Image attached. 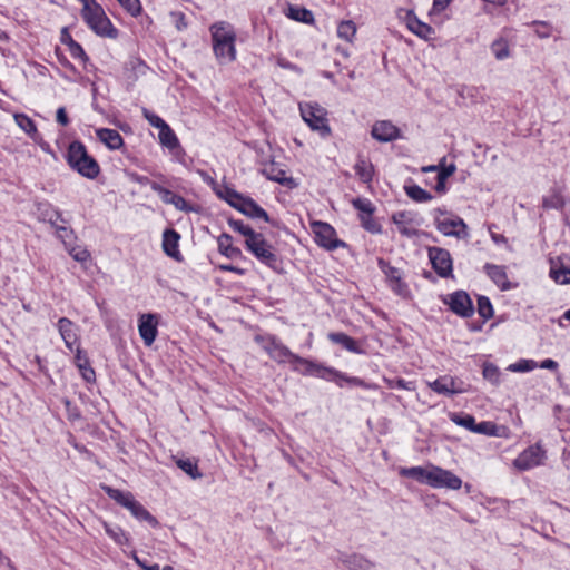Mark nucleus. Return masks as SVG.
Listing matches in <instances>:
<instances>
[{
  "instance_id": "nucleus-1",
  "label": "nucleus",
  "mask_w": 570,
  "mask_h": 570,
  "mask_svg": "<svg viewBox=\"0 0 570 570\" xmlns=\"http://www.w3.org/2000/svg\"><path fill=\"white\" fill-rule=\"evenodd\" d=\"M213 51L219 65H228L236 60V32L232 24L220 21L209 28Z\"/></svg>"
},
{
  "instance_id": "nucleus-2",
  "label": "nucleus",
  "mask_w": 570,
  "mask_h": 570,
  "mask_svg": "<svg viewBox=\"0 0 570 570\" xmlns=\"http://www.w3.org/2000/svg\"><path fill=\"white\" fill-rule=\"evenodd\" d=\"M82 3L81 17L88 27L98 36L116 38L117 29L106 16L102 7L96 0H80Z\"/></svg>"
},
{
  "instance_id": "nucleus-3",
  "label": "nucleus",
  "mask_w": 570,
  "mask_h": 570,
  "mask_svg": "<svg viewBox=\"0 0 570 570\" xmlns=\"http://www.w3.org/2000/svg\"><path fill=\"white\" fill-rule=\"evenodd\" d=\"M264 350L268 355L278 363H291L295 370L302 371L305 374H312L315 371H320V366L315 365L308 360L302 358L293 354L285 345L277 342L275 338H271L265 345Z\"/></svg>"
},
{
  "instance_id": "nucleus-4",
  "label": "nucleus",
  "mask_w": 570,
  "mask_h": 570,
  "mask_svg": "<svg viewBox=\"0 0 570 570\" xmlns=\"http://www.w3.org/2000/svg\"><path fill=\"white\" fill-rule=\"evenodd\" d=\"M68 164L87 178L92 179L99 174L98 163L88 155L86 147L79 141L70 144L68 149Z\"/></svg>"
},
{
  "instance_id": "nucleus-5",
  "label": "nucleus",
  "mask_w": 570,
  "mask_h": 570,
  "mask_svg": "<svg viewBox=\"0 0 570 570\" xmlns=\"http://www.w3.org/2000/svg\"><path fill=\"white\" fill-rule=\"evenodd\" d=\"M107 494L115 500L118 504L130 511L131 515L139 521H145L151 527H158V521L153 517L140 502H138L132 493L114 489L110 487L105 488Z\"/></svg>"
},
{
  "instance_id": "nucleus-6",
  "label": "nucleus",
  "mask_w": 570,
  "mask_h": 570,
  "mask_svg": "<svg viewBox=\"0 0 570 570\" xmlns=\"http://www.w3.org/2000/svg\"><path fill=\"white\" fill-rule=\"evenodd\" d=\"M299 111L303 120L312 130L317 131L322 137L330 136L327 111L323 107L318 104L304 102L299 104Z\"/></svg>"
},
{
  "instance_id": "nucleus-7",
  "label": "nucleus",
  "mask_w": 570,
  "mask_h": 570,
  "mask_svg": "<svg viewBox=\"0 0 570 570\" xmlns=\"http://www.w3.org/2000/svg\"><path fill=\"white\" fill-rule=\"evenodd\" d=\"M434 222L436 229L444 236H454L463 239L469 237L466 224L458 216L446 214L442 209H435Z\"/></svg>"
},
{
  "instance_id": "nucleus-8",
  "label": "nucleus",
  "mask_w": 570,
  "mask_h": 570,
  "mask_svg": "<svg viewBox=\"0 0 570 570\" xmlns=\"http://www.w3.org/2000/svg\"><path fill=\"white\" fill-rule=\"evenodd\" d=\"M245 246L259 262L263 264L275 267L277 264V256L271 244L267 243L264 235L256 233L252 238L245 239Z\"/></svg>"
},
{
  "instance_id": "nucleus-9",
  "label": "nucleus",
  "mask_w": 570,
  "mask_h": 570,
  "mask_svg": "<svg viewBox=\"0 0 570 570\" xmlns=\"http://www.w3.org/2000/svg\"><path fill=\"white\" fill-rule=\"evenodd\" d=\"M547 451L541 443H535L523 450L514 460L513 466L519 471H528L544 464Z\"/></svg>"
},
{
  "instance_id": "nucleus-10",
  "label": "nucleus",
  "mask_w": 570,
  "mask_h": 570,
  "mask_svg": "<svg viewBox=\"0 0 570 570\" xmlns=\"http://www.w3.org/2000/svg\"><path fill=\"white\" fill-rule=\"evenodd\" d=\"M311 228L316 244L326 250L345 247V243L337 238L335 229L330 224L315 220L311 223Z\"/></svg>"
},
{
  "instance_id": "nucleus-11",
  "label": "nucleus",
  "mask_w": 570,
  "mask_h": 570,
  "mask_svg": "<svg viewBox=\"0 0 570 570\" xmlns=\"http://www.w3.org/2000/svg\"><path fill=\"white\" fill-rule=\"evenodd\" d=\"M392 222L396 226L399 233L407 238H413L419 235V227L422 219L417 213L412 210H401L392 215Z\"/></svg>"
},
{
  "instance_id": "nucleus-12",
  "label": "nucleus",
  "mask_w": 570,
  "mask_h": 570,
  "mask_svg": "<svg viewBox=\"0 0 570 570\" xmlns=\"http://www.w3.org/2000/svg\"><path fill=\"white\" fill-rule=\"evenodd\" d=\"M428 484L432 488H446L451 490H459L462 485V480L451 471L431 465Z\"/></svg>"
},
{
  "instance_id": "nucleus-13",
  "label": "nucleus",
  "mask_w": 570,
  "mask_h": 570,
  "mask_svg": "<svg viewBox=\"0 0 570 570\" xmlns=\"http://www.w3.org/2000/svg\"><path fill=\"white\" fill-rule=\"evenodd\" d=\"M158 316L156 314H141L138 320V331L145 345L150 346L158 334Z\"/></svg>"
},
{
  "instance_id": "nucleus-14",
  "label": "nucleus",
  "mask_w": 570,
  "mask_h": 570,
  "mask_svg": "<svg viewBox=\"0 0 570 570\" xmlns=\"http://www.w3.org/2000/svg\"><path fill=\"white\" fill-rule=\"evenodd\" d=\"M429 257L434 271L441 277H448L451 275L452 259L448 250L439 247H432L429 249Z\"/></svg>"
},
{
  "instance_id": "nucleus-15",
  "label": "nucleus",
  "mask_w": 570,
  "mask_h": 570,
  "mask_svg": "<svg viewBox=\"0 0 570 570\" xmlns=\"http://www.w3.org/2000/svg\"><path fill=\"white\" fill-rule=\"evenodd\" d=\"M399 17L402 18L405 21L407 28L420 38L430 39L434 33L432 27L419 20L416 16L410 10H400Z\"/></svg>"
},
{
  "instance_id": "nucleus-16",
  "label": "nucleus",
  "mask_w": 570,
  "mask_h": 570,
  "mask_svg": "<svg viewBox=\"0 0 570 570\" xmlns=\"http://www.w3.org/2000/svg\"><path fill=\"white\" fill-rule=\"evenodd\" d=\"M371 135L380 142H390L400 137V129L389 120H380L372 126Z\"/></svg>"
},
{
  "instance_id": "nucleus-17",
  "label": "nucleus",
  "mask_w": 570,
  "mask_h": 570,
  "mask_svg": "<svg viewBox=\"0 0 570 570\" xmlns=\"http://www.w3.org/2000/svg\"><path fill=\"white\" fill-rule=\"evenodd\" d=\"M428 385L435 393L443 395H454L465 392V389H463L461 384H458L456 379L449 375H444L433 382H429Z\"/></svg>"
},
{
  "instance_id": "nucleus-18",
  "label": "nucleus",
  "mask_w": 570,
  "mask_h": 570,
  "mask_svg": "<svg viewBox=\"0 0 570 570\" xmlns=\"http://www.w3.org/2000/svg\"><path fill=\"white\" fill-rule=\"evenodd\" d=\"M448 303L451 311L460 316L468 317L473 313L472 301L465 292L459 291L451 294Z\"/></svg>"
},
{
  "instance_id": "nucleus-19",
  "label": "nucleus",
  "mask_w": 570,
  "mask_h": 570,
  "mask_svg": "<svg viewBox=\"0 0 570 570\" xmlns=\"http://www.w3.org/2000/svg\"><path fill=\"white\" fill-rule=\"evenodd\" d=\"M383 271L391 289L403 298L410 297V289L407 284L403 281L401 271L393 266H386Z\"/></svg>"
},
{
  "instance_id": "nucleus-20",
  "label": "nucleus",
  "mask_w": 570,
  "mask_h": 570,
  "mask_svg": "<svg viewBox=\"0 0 570 570\" xmlns=\"http://www.w3.org/2000/svg\"><path fill=\"white\" fill-rule=\"evenodd\" d=\"M58 331L66 346L72 351L78 341L76 325L69 318L62 317L58 321Z\"/></svg>"
},
{
  "instance_id": "nucleus-21",
  "label": "nucleus",
  "mask_w": 570,
  "mask_h": 570,
  "mask_svg": "<svg viewBox=\"0 0 570 570\" xmlns=\"http://www.w3.org/2000/svg\"><path fill=\"white\" fill-rule=\"evenodd\" d=\"M263 174L267 179L279 183L287 187L295 186L293 178L288 177L286 170L275 163H271L265 165L263 168Z\"/></svg>"
},
{
  "instance_id": "nucleus-22",
  "label": "nucleus",
  "mask_w": 570,
  "mask_h": 570,
  "mask_svg": "<svg viewBox=\"0 0 570 570\" xmlns=\"http://www.w3.org/2000/svg\"><path fill=\"white\" fill-rule=\"evenodd\" d=\"M235 208L252 218H263L266 222L268 220L267 213L250 198L243 196Z\"/></svg>"
},
{
  "instance_id": "nucleus-23",
  "label": "nucleus",
  "mask_w": 570,
  "mask_h": 570,
  "mask_svg": "<svg viewBox=\"0 0 570 570\" xmlns=\"http://www.w3.org/2000/svg\"><path fill=\"white\" fill-rule=\"evenodd\" d=\"M180 239L179 234L174 229H166L163 235V249L164 252L179 261L180 259V252L178 249V242Z\"/></svg>"
},
{
  "instance_id": "nucleus-24",
  "label": "nucleus",
  "mask_w": 570,
  "mask_h": 570,
  "mask_svg": "<svg viewBox=\"0 0 570 570\" xmlns=\"http://www.w3.org/2000/svg\"><path fill=\"white\" fill-rule=\"evenodd\" d=\"M38 219L56 226L58 222H65L61 213L48 203H39L37 205Z\"/></svg>"
},
{
  "instance_id": "nucleus-25",
  "label": "nucleus",
  "mask_w": 570,
  "mask_h": 570,
  "mask_svg": "<svg viewBox=\"0 0 570 570\" xmlns=\"http://www.w3.org/2000/svg\"><path fill=\"white\" fill-rule=\"evenodd\" d=\"M153 189L159 194V196L164 203L171 204L177 209H180V210H185V212L189 210V206H188L187 202L181 196L174 194L173 191H170L166 188H163L159 185H154Z\"/></svg>"
},
{
  "instance_id": "nucleus-26",
  "label": "nucleus",
  "mask_w": 570,
  "mask_h": 570,
  "mask_svg": "<svg viewBox=\"0 0 570 570\" xmlns=\"http://www.w3.org/2000/svg\"><path fill=\"white\" fill-rule=\"evenodd\" d=\"M96 135L109 149H119L124 144L122 137L115 129L100 128L96 130Z\"/></svg>"
},
{
  "instance_id": "nucleus-27",
  "label": "nucleus",
  "mask_w": 570,
  "mask_h": 570,
  "mask_svg": "<svg viewBox=\"0 0 570 570\" xmlns=\"http://www.w3.org/2000/svg\"><path fill=\"white\" fill-rule=\"evenodd\" d=\"M314 373L318 374L322 377H326V374H328L331 376V379L335 380L340 386H342L341 381H344L352 385H357V386H362V387H366V389L371 387V385L366 384L361 379L345 376L344 374L338 373V372L334 371L333 368L320 367V371H315Z\"/></svg>"
},
{
  "instance_id": "nucleus-28",
  "label": "nucleus",
  "mask_w": 570,
  "mask_h": 570,
  "mask_svg": "<svg viewBox=\"0 0 570 570\" xmlns=\"http://www.w3.org/2000/svg\"><path fill=\"white\" fill-rule=\"evenodd\" d=\"M217 244L219 253L228 258H235L242 255L240 249L233 245L232 236L226 233L218 237Z\"/></svg>"
},
{
  "instance_id": "nucleus-29",
  "label": "nucleus",
  "mask_w": 570,
  "mask_h": 570,
  "mask_svg": "<svg viewBox=\"0 0 570 570\" xmlns=\"http://www.w3.org/2000/svg\"><path fill=\"white\" fill-rule=\"evenodd\" d=\"M485 272L501 289L509 288V282L504 267L493 264L485 265Z\"/></svg>"
},
{
  "instance_id": "nucleus-30",
  "label": "nucleus",
  "mask_w": 570,
  "mask_h": 570,
  "mask_svg": "<svg viewBox=\"0 0 570 570\" xmlns=\"http://www.w3.org/2000/svg\"><path fill=\"white\" fill-rule=\"evenodd\" d=\"M340 561L348 570H372L373 568L370 561L357 554L342 556Z\"/></svg>"
},
{
  "instance_id": "nucleus-31",
  "label": "nucleus",
  "mask_w": 570,
  "mask_h": 570,
  "mask_svg": "<svg viewBox=\"0 0 570 570\" xmlns=\"http://www.w3.org/2000/svg\"><path fill=\"white\" fill-rule=\"evenodd\" d=\"M286 16L295 21L304 22L307 24L314 23V14L311 10L298 7V6H289L286 11Z\"/></svg>"
},
{
  "instance_id": "nucleus-32",
  "label": "nucleus",
  "mask_w": 570,
  "mask_h": 570,
  "mask_svg": "<svg viewBox=\"0 0 570 570\" xmlns=\"http://www.w3.org/2000/svg\"><path fill=\"white\" fill-rule=\"evenodd\" d=\"M400 474L406 478L415 479L420 483L428 484L430 478V466L402 468L400 470Z\"/></svg>"
},
{
  "instance_id": "nucleus-33",
  "label": "nucleus",
  "mask_w": 570,
  "mask_h": 570,
  "mask_svg": "<svg viewBox=\"0 0 570 570\" xmlns=\"http://www.w3.org/2000/svg\"><path fill=\"white\" fill-rule=\"evenodd\" d=\"M159 142L173 150L175 148H178L179 147V140L176 136V134L173 131V129L166 124L165 126H163L161 128H159Z\"/></svg>"
},
{
  "instance_id": "nucleus-34",
  "label": "nucleus",
  "mask_w": 570,
  "mask_h": 570,
  "mask_svg": "<svg viewBox=\"0 0 570 570\" xmlns=\"http://www.w3.org/2000/svg\"><path fill=\"white\" fill-rule=\"evenodd\" d=\"M356 24L352 20H343L337 26V37L352 43L356 35Z\"/></svg>"
},
{
  "instance_id": "nucleus-35",
  "label": "nucleus",
  "mask_w": 570,
  "mask_h": 570,
  "mask_svg": "<svg viewBox=\"0 0 570 570\" xmlns=\"http://www.w3.org/2000/svg\"><path fill=\"white\" fill-rule=\"evenodd\" d=\"M75 358H76V365L80 370L82 377L87 382H91L92 380H95V372L90 367L89 361H88L87 356L85 354H82L81 350L77 348Z\"/></svg>"
},
{
  "instance_id": "nucleus-36",
  "label": "nucleus",
  "mask_w": 570,
  "mask_h": 570,
  "mask_svg": "<svg viewBox=\"0 0 570 570\" xmlns=\"http://www.w3.org/2000/svg\"><path fill=\"white\" fill-rule=\"evenodd\" d=\"M356 175L363 183H370L373 178L374 167L366 159H358L354 166Z\"/></svg>"
},
{
  "instance_id": "nucleus-37",
  "label": "nucleus",
  "mask_w": 570,
  "mask_h": 570,
  "mask_svg": "<svg viewBox=\"0 0 570 570\" xmlns=\"http://www.w3.org/2000/svg\"><path fill=\"white\" fill-rule=\"evenodd\" d=\"M16 124L32 139H36L38 131L35 121L24 114L14 115Z\"/></svg>"
},
{
  "instance_id": "nucleus-38",
  "label": "nucleus",
  "mask_w": 570,
  "mask_h": 570,
  "mask_svg": "<svg viewBox=\"0 0 570 570\" xmlns=\"http://www.w3.org/2000/svg\"><path fill=\"white\" fill-rule=\"evenodd\" d=\"M456 170V167L454 164H450L448 166L443 165L442 168L439 170L438 173V183H436V186H435V190L438 193H445L446 190V187H445V181L446 179L452 176Z\"/></svg>"
},
{
  "instance_id": "nucleus-39",
  "label": "nucleus",
  "mask_w": 570,
  "mask_h": 570,
  "mask_svg": "<svg viewBox=\"0 0 570 570\" xmlns=\"http://www.w3.org/2000/svg\"><path fill=\"white\" fill-rule=\"evenodd\" d=\"M328 338L334 343L343 345L350 352H360L356 342L344 333H331Z\"/></svg>"
},
{
  "instance_id": "nucleus-40",
  "label": "nucleus",
  "mask_w": 570,
  "mask_h": 570,
  "mask_svg": "<svg viewBox=\"0 0 570 570\" xmlns=\"http://www.w3.org/2000/svg\"><path fill=\"white\" fill-rule=\"evenodd\" d=\"M106 533L117 543V544H127L129 542L128 535L120 527H112L107 522H102Z\"/></svg>"
},
{
  "instance_id": "nucleus-41",
  "label": "nucleus",
  "mask_w": 570,
  "mask_h": 570,
  "mask_svg": "<svg viewBox=\"0 0 570 570\" xmlns=\"http://www.w3.org/2000/svg\"><path fill=\"white\" fill-rule=\"evenodd\" d=\"M550 277L558 284H570V268L552 265L550 268Z\"/></svg>"
},
{
  "instance_id": "nucleus-42",
  "label": "nucleus",
  "mask_w": 570,
  "mask_h": 570,
  "mask_svg": "<svg viewBox=\"0 0 570 570\" xmlns=\"http://www.w3.org/2000/svg\"><path fill=\"white\" fill-rule=\"evenodd\" d=\"M406 195L415 202H429L432 199V195L420 186H409L405 188Z\"/></svg>"
},
{
  "instance_id": "nucleus-43",
  "label": "nucleus",
  "mask_w": 570,
  "mask_h": 570,
  "mask_svg": "<svg viewBox=\"0 0 570 570\" xmlns=\"http://www.w3.org/2000/svg\"><path fill=\"white\" fill-rule=\"evenodd\" d=\"M491 51L498 60L507 59L510 56L508 41L498 39L491 45Z\"/></svg>"
},
{
  "instance_id": "nucleus-44",
  "label": "nucleus",
  "mask_w": 570,
  "mask_h": 570,
  "mask_svg": "<svg viewBox=\"0 0 570 570\" xmlns=\"http://www.w3.org/2000/svg\"><path fill=\"white\" fill-rule=\"evenodd\" d=\"M474 433L484 434L489 436H501L502 434L499 433V428L490 422V421H483L480 423H476Z\"/></svg>"
},
{
  "instance_id": "nucleus-45",
  "label": "nucleus",
  "mask_w": 570,
  "mask_h": 570,
  "mask_svg": "<svg viewBox=\"0 0 570 570\" xmlns=\"http://www.w3.org/2000/svg\"><path fill=\"white\" fill-rule=\"evenodd\" d=\"M483 377L492 383L493 385H498L500 383V370L492 363H485L483 365Z\"/></svg>"
},
{
  "instance_id": "nucleus-46",
  "label": "nucleus",
  "mask_w": 570,
  "mask_h": 570,
  "mask_svg": "<svg viewBox=\"0 0 570 570\" xmlns=\"http://www.w3.org/2000/svg\"><path fill=\"white\" fill-rule=\"evenodd\" d=\"M451 420L460 426H463L468 429L469 431L474 432L475 429V420L472 415L465 414V415H459V414H452Z\"/></svg>"
},
{
  "instance_id": "nucleus-47",
  "label": "nucleus",
  "mask_w": 570,
  "mask_h": 570,
  "mask_svg": "<svg viewBox=\"0 0 570 570\" xmlns=\"http://www.w3.org/2000/svg\"><path fill=\"white\" fill-rule=\"evenodd\" d=\"M218 196L222 199H225L234 208L237 206V204L239 203L240 198L243 197V195H240L236 190L230 189L228 187L224 188L223 190H219L218 191Z\"/></svg>"
},
{
  "instance_id": "nucleus-48",
  "label": "nucleus",
  "mask_w": 570,
  "mask_h": 570,
  "mask_svg": "<svg viewBox=\"0 0 570 570\" xmlns=\"http://www.w3.org/2000/svg\"><path fill=\"white\" fill-rule=\"evenodd\" d=\"M177 465L193 479H199L202 473L198 471L197 464L190 460H179Z\"/></svg>"
},
{
  "instance_id": "nucleus-49",
  "label": "nucleus",
  "mask_w": 570,
  "mask_h": 570,
  "mask_svg": "<svg viewBox=\"0 0 570 570\" xmlns=\"http://www.w3.org/2000/svg\"><path fill=\"white\" fill-rule=\"evenodd\" d=\"M229 226L237 233H239L240 235H243L245 237V239H249L252 238V235H255L256 232L253 230L248 225L244 224L243 222L240 220H234V219H230L229 220Z\"/></svg>"
},
{
  "instance_id": "nucleus-50",
  "label": "nucleus",
  "mask_w": 570,
  "mask_h": 570,
  "mask_svg": "<svg viewBox=\"0 0 570 570\" xmlns=\"http://www.w3.org/2000/svg\"><path fill=\"white\" fill-rule=\"evenodd\" d=\"M69 254L72 256V258L77 262L85 263L89 259L90 254L89 252L81 246H66Z\"/></svg>"
},
{
  "instance_id": "nucleus-51",
  "label": "nucleus",
  "mask_w": 570,
  "mask_h": 570,
  "mask_svg": "<svg viewBox=\"0 0 570 570\" xmlns=\"http://www.w3.org/2000/svg\"><path fill=\"white\" fill-rule=\"evenodd\" d=\"M537 367V363L531 360H521L517 363L510 364L508 370L511 372H529Z\"/></svg>"
},
{
  "instance_id": "nucleus-52",
  "label": "nucleus",
  "mask_w": 570,
  "mask_h": 570,
  "mask_svg": "<svg viewBox=\"0 0 570 570\" xmlns=\"http://www.w3.org/2000/svg\"><path fill=\"white\" fill-rule=\"evenodd\" d=\"M122 8L131 16L137 17L141 12V4L139 0H117Z\"/></svg>"
},
{
  "instance_id": "nucleus-53",
  "label": "nucleus",
  "mask_w": 570,
  "mask_h": 570,
  "mask_svg": "<svg viewBox=\"0 0 570 570\" xmlns=\"http://www.w3.org/2000/svg\"><path fill=\"white\" fill-rule=\"evenodd\" d=\"M361 222H362V226L373 233V234H376V233H380L381 232V226L380 224H377L373 217H372V214H368V215H361Z\"/></svg>"
},
{
  "instance_id": "nucleus-54",
  "label": "nucleus",
  "mask_w": 570,
  "mask_h": 570,
  "mask_svg": "<svg viewBox=\"0 0 570 570\" xmlns=\"http://www.w3.org/2000/svg\"><path fill=\"white\" fill-rule=\"evenodd\" d=\"M353 206L361 212V215H368L372 214L374 210V207L372 203L367 199L363 198H356L353 200Z\"/></svg>"
},
{
  "instance_id": "nucleus-55",
  "label": "nucleus",
  "mask_w": 570,
  "mask_h": 570,
  "mask_svg": "<svg viewBox=\"0 0 570 570\" xmlns=\"http://www.w3.org/2000/svg\"><path fill=\"white\" fill-rule=\"evenodd\" d=\"M479 313L484 318H490L493 315V309L490 301L487 297H480L478 302Z\"/></svg>"
},
{
  "instance_id": "nucleus-56",
  "label": "nucleus",
  "mask_w": 570,
  "mask_h": 570,
  "mask_svg": "<svg viewBox=\"0 0 570 570\" xmlns=\"http://www.w3.org/2000/svg\"><path fill=\"white\" fill-rule=\"evenodd\" d=\"M170 20L175 24L176 29L179 31L187 28L186 17L183 12H179V11L170 12Z\"/></svg>"
},
{
  "instance_id": "nucleus-57",
  "label": "nucleus",
  "mask_w": 570,
  "mask_h": 570,
  "mask_svg": "<svg viewBox=\"0 0 570 570\" xmlns=\"http://www.w3.org/2000/svg\"><path fill=\"white\" fill-rule=\"evenodd\" d=\"M142 115L147 119V121L155 128L159 129L166 125V122L159 116L155 115L146 108L142 109Z\"/></svg>"
},
{
  "instance_id": "nucleus-58",
  "label": "nucleus",
  "mask_w": 570,
  "mask_h": 570,
  "mask_svg": "<svg viewBox=\"0 0 570 570\" xmlns=\"http://www.w3.org/2000/svg\"><path fill=\"white\" fill-rule=\"evenodd\" d=\"M57 236L63 242V244L67 246V239L72 238V232L66 227V226H58V224L55 226Z\"/></svg>"
},
{
  "instance_id": "nucleus-59",
  "label": "nucleus",
  "mask_w": 570,
  "mask_h": 570,
  "mask_svg": "<svg viewBox=\"0 0 570 570\" xmlns=\"http://www.w3.org/2000/svg\"><path fill=\"white\" fill-rule=\"evenodd\" d=\"M389 387L393 389V387H399V389H403V390H413V386H412V383L411 382H406L402 379H399V380H389V379H385L384 380Z\"/></svg>"
},
{
  "instance_id": "nucleus-60",
  "label": "nucleus",
  "mask_w": 570,
  "mask_h": 570,
  "mask_svg": "<svg viewBox=\"0 0 570 570\" xmlns=\"http://www.w3.org/2000/svg\"><path fill=\"white\" fill-rule=\"evenodd\" d=\"M562 205V199L558 194L543 199V206L546 208H559Z\"/></svg>"
},
{
  "instance_id": "nucleus-61",
  "label": "nucleus",
  "mask_w": 570,
  "mask_h": 570,
  "mask_svg": "<svg viewBox=\"0 0 570 570\" xmlns=\"http://www.w3.org/2000/svg\"><path fill=\"white\" fill-rule=\"evenodd\" d=\"M56 120L61 126H67L69 124V118L67 116V111H66L65 107L58 108L57 114H56Z\"/></svg>"
},
{
  "instance_id": "nucleus-62",
  "label": "nucleus",
  "mask_w": 570,
  "mask_h": 570,
  "mask_svg": "<svg viewBox=\"0 0 570 570\" xmlns=\"http://www.w3.org/2000/svg\"><path fill=\"white\" fill-rule=\"evenodd\" d=\"M70 52L73 57L82 58L86 56L82 47L79 43L75 42L73 40H71V42H70Z\"/></svg>"
},
{
  "instance_id": "nucleus-63",
  "label": "nucleus",
  "mask_w": 570,
  "mask_h": 570,
  "mask_svg": "<svg viewBox=\"0 0 570 570\" xmlns=\"http://www.w3.org/2000/svg\"><path fill=\"white\" fill-rule=\"evenodd\" d=\"M218 268L220 271L233 272V273H236L238 275H243L245 273V271L243 268H239V267L233 266V265H219Z\"/></svg>"
},
{
  "instance_id": "nucleus-64",
  "label": "nucleus",
  "mask_w": 570,
  "mask_h": 570,
  "mask_svg": "<svg viewBox=\"0 0 570 570\" xmlns=\"http://www.w3.org/2000/svg\"><path fill=\"white\" fill-rule=\"evenodd\" d=\"M540 367L546 370H556L558 367V363L551 358H547L540 363Z\"/></svg>"
}]
</instances>
